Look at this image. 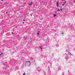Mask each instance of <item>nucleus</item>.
I'll use <instances>...</instances> for the list:
<instances>
[{
    "label": "nucleus",
    "mask_w": 75,
    "mask_h": 75,
    "mask_svg": "<svg viewBox=\"0 0 75 75\" xmlns=\"http://www.w3.org/2000/svg\"><path fill=\"white\" fill-rule=\"evenodd\" d=\"M31 64V62L30 61H27L25 62V65H27L28 67H30V65Z\"/></svg>",
    "instance_id": "obj_1"
},
{
    "label": "nucleus",
    "mask_w": 75,
    "mask_h": 75,
    "mask_svg": "<svg viewBox=\"0 0 75 75\" xmlns=\"http://www.w3.org/2000/svg\"><path fill=\"white\" fill-rule=\"evenodd\" d=\"M63 3H64L62 4V6H64L65 4H66V3H67V2H66V1H65V2H63Z\"/></svg>",
    "instance_id": "obj_2"
},
{
    "label": "nucleus",
    "mask_w": 75,
    "mask_h": 75,
    "mask_svg": "<svg viewBox=\"0 0 75 75\" xmlns=\"http://www.w3.org/2000/svg\"><path fill=\"white\" fill-rule=\"evenodd\" d=\"M67 40H68V41H70V40H71V38H67Z\"/></svg>",
    "instance_id": "obj_3"
},
{
    "label": "nucleus",
    "mask_w": 75,
    "mask_h": 75,
    "mask_svg": "<svg viewBox=\"0 0 75 75\" xmlns=\"http://www.w3.org/2000/svg\"><path fill=\"white\" fill-rule=\"evenodd\" d=\"M65 59H67V60L68 59V57L66 56L65 57Z\"/></svg>",
    "instance_id": "obj_4"
},
{
    "label": "nucleus",
    "mask_w": 75,
    "mask_h": 75,
    "mask_svg": "<svg viewBox=\"0 0 75 75\" xmlns=\"http://www.w3.org/2000/svg\"><path fill=\"white\" fill-rule=\"evenodd\" d=\"M27 37H24V38H23V39H25V40H27Z\"/></svg>",
    "instance_id": "obj_5"
},
{
    "label": "nucleus",
    "mask_w": 75,
    "mask_h": 75,
    "mask_svg": "<svg viewBox=\"0 0 75 75\" xmlns=\"http://www.w3.org/2000/svg\"><path fill=\"white\" fill-rule=\"evenodd\" d=\"M57 7H59V5H58V2H57Z\"/></svg>",
    "instance_id": "obj_6"
},
{
    "label": "nucleus",
    "mask_w": 75,
    "mask_h": 75,
    "mask_svg": "<svg viewBox=\"0 0 75 75\" xmlns=\"http://www.w3.org/2000/svg\"><path fill=\"white\" fill-rule=\"evenodd\" d=\"M32 4H33V2H31V3L29 4V5L31 6V5H32Z\"/></svg>",
    "instance_id": "obj_7"
},
{
    "label": "nucleus",
    "mask_w": 75,
    "mask_h": 75,
    "mask_svg": "<svg viewBox=\"0 0 75 75\" xmlns=\"http://www.w3.org/2000/svg\"><path fill=\"white\" fill-rule=\"evenodd\" d=\"M55 16H57V15H55V14H54V17H55Z\"/></svg>",
    "instance_id": "obj_8"
},
{
    "label": "nucleus",
    "mask_w": 75,
    "mask_h": 75,
    "mask_svg": "<svg viewBox=\"0 0 75 75\" xmlns=\"http://www.w3.org/2000/svg\"><path fill=\"white\" fill-rule=\"evenodd\" d=\"M40 50H41V51H42V47H40Z\"/></svg>",
    "instance_id": "obj_9"
},
{
    "label": "nucleus",
    "mask_w": 75,
    "mask_h": 75,
    "mask_svg": "<svg viewBox=\"0 0 75 75\" xmlns=\"http://www.w3.org/2000/svg\"><path fill=\"white\" fill-rule=\"evenodd\" d=\"M37 34L38 35H40V33H38Z\"/></svg>",
    "instance_id": "obj_10"
},
{
    "label": "nucleus",
    "mask_w": 75,
    "mask_h": 75,
    "mask_svg": "<svg viewBox=\"0 0 75 75\" xmlns=\"http://www.w3.org/2000/svg\"><path fill=\"white\" fill-rule=\"evenodd\" d=\"M25 75V73H24L23 74V75Z\"/></svg>",
    "instance_id": "obj_11"
},
{
    "label": "nucleus",
    "mask_w": 75,
    "mask_h": 75,
    "mask_svg": "<svg viewBox=\"0 0 75 75\" xmlns=\"http://www.w3.org/2000/svg\"><path fill=\"white\" fill-rule=\"evenodd\" d=\"M11 33H12V34H14V33H13V32H11Z\"/></svg>",
    "instance_id": "obj_12"
},
{
    "label": "nucleus",
    "mask_w": 75,
    "mask_h": 75,
    "mask_svg": "<svg viewBox=\"0 0 75 75\" xmlns=\"http://www.w3.org/2000/svg\"><path fill=\"white\" fill-rule=\"evenodd\" d=\"M69 27H66V29H67V28H68Z\"/></svg>",
    "instance_id": "obj_13"
},
{
    "label": "nucleus",
    "mask_w": 75,
    "mask_h": 75,
    "mask_svg": "<svg viewBox=\"0 0 75 75\" xmlns=\"http://www.w3.org/2000/svg\"><path fill=\"white\" fill-rule=\"evenodd\" d=\"M58 11H60V10L58 9Z\"/></svg>",
    "instance_id": "obj_14"
},
{
    "label": "nucleus",
    "mask_w": 75,
    "mask_h": 75,
    "mask_svg": "<svg viewBox=\"0 0 75 75\" xmlns=\"http://www.w3.org/2000/svg\"><path fill=\"white\" fill-rule=\"evenodd\" d=\"M60 10H61V11H62V8H60Z\"/></svg>",
    "instance_id": "obj_15"
},
{
    "label": "nucleus",
    "mask_w": 75,
    "mask_h": 75,
    "mask_svg": "<svg viewBox=\"0 0 75 75\" xmlns=\"http://www.w3.org/2000/svg\"><path fill=\"white\" fill-rule=\"evenodd\" d=\"M33 16V15H32V14L30 15V16Z\"/></svg>",
    "instance_id": "obj_16"
},
{
    "label": "nucleus",
    "mask_w": 75,
    "mask_h": 75,
    "mask_svg": "<svg viewBox=\"0 0 75 75\" xmlns=\"http://www.w3.org/2000/svg\"><path fill=\"white\" fill-rule=\"evenodd\" d=\"M6 14H8V12H6Z\"/></svg>",
    "instance_id": "obj_17"
},
{
    "label": "nucleus",
    "mask_w": 75,
    "mask_h": 75,
    "mask_svg": "<svg viewBox=\"0 0 75 75\" xmlns=\"http://www.w3.org/2000/svg\"><path fill=\"white\" fill-rule=\"evenodd\" d=\"M23 21H25V20L24 19V20H23Z\"/></svg>",
    "instance_id": "obj_18"
},
{
    "label": "nucleus",
    "mask_w": 75,
    "mask_h": 75,
    "mask_svg": "<svg viewBox=\"0 0 75 75\" xmlns=\"http://www.w3.org/2000/svg\"><path fill=\"white\" fill-rule=\"evenodd\" d=\"M1 55H3V53H1Z\"/></svg>",
    "instance_id": "obj_19"
},
{
    "label": "nucleus",
    "mask_w": 75,
    "mask_h": 75,
    "mask_svg": "<svg viewBox=\"0 0 75 75\" xmlns=\"http://www.w3.org/2000/svg\"><path fill=\"white\" fill-rule=\"evenodd\" d=\"M23 24H24V22H23Z\"/></svg>",
    "instance_id": "obj_20"
},
{
    "label": "nucleus",
    "mask_w": 75,
    "mask_h": 75,
    "mask_svg": "<svg viewBox=\"0 0 75 75\" xmlns=\"http://www.w3.org/2000/svg\"><path fill=\"white\" fill-rule=\"evenodd\" d=\"M39 48H41V46H39Z\"/></svg>",
    "instance_id": "obj_21"
},
{
    "label": "nucleus",
    "mask_w": 75,
    "mask_h": 75,
    "mask_svg": "<svg viewBox=\"0 0 75 75\" xmlns=\"http://www.w3.org/2000/svg\"><path fill=\"white\" fill-rule=\"evenodd\" d=\"M71 53H70V55H71Z\"/></svg>",
    "instance_id": "obj_22"
},
{
    "label": "nucleus",
    "mask_w": 75,
    "mask_h": 75,
    "mask_svg": "<svg viewBox=\"0 0 75 75\" xmlns=\"http://www.w3.org/2000/svg\"><path fill=\"white\" fill-rule=\"evenodd\" d=\"M1 0V1H3L4 0Z\"/></svg>",
    "instance_id": "obj_23"
},
{
    "label": "nucleus",
    "mask_w": 75,
    "mask_h": 75,
    "mask_svg": "<svg viewBox=\"0 0 75 75\" xmlns=\"http://www.w3.org/2000/svg\"><path fill=\"white\" fill-rule=\"evenodd\" d=\"M38 32H40V31H38Z\"/></svg>",
    "instance_id": "obj_24"
},
{
    "label": "nucleus",
    "mask_w": 75,
    "mask_h": 75,
    "mask_svg": "<svg viewBox=\"0 0 75 75\" xmlns=\"http://www.w3.org/2000/svg\"><path fill=\"white\" fill-rule=\"evenodd\" d=\"M0 55H1V54H0Z\"/></svg>",
    "instance_id": "obj_25"
},
{
    "label": "nucleus",
    "mask_w": 75,
    "mask_h": 75,
    "mask_svg": "<svg viewBox=\"0 0 75 75\" xmlns=\"http://www.w3.org/2000/svg\"><path fill=\"white\" fill-rule=\"evenodd\" d=\"M37 68H39V67H38Z\"/></svg>",
    "instance_id": "obj_26"
},
{
    "label": "nucleus",
    "mask_w": 75,
    "mask_h": 75,
    "mask_svg": "<svg viewBox=\"0 0 75 75\" xmlns=\"http://www.w3.org/2000/svg\"><path fill=\"white\" fill-rule=\"evenodd\" d=\"M71 55H72V54H71Z\"/></svg>",
    "instance_id": "obj_27"
},
{
    "label": "nucleus",
    "mask_w": 75,
    "mask_h": 75,
    "mask_svg": "<svg viewBox=\"0 0 75 75\" xmlns=\"http://www.w3.org/2000/svg\"><path fill=\"white\" fill-rule=\"evenodd\" d=\"M1 74V73H0V74Z\"/></svg>",
    "instance_id": "obj_28"
},
{
    "label": "nucleus",
    "mask_w": 75,
    "mask_h": 75,
    "mask_svg": "<svg viewBox=\"0 0 75 75\" xmlns=\"http://www.w3.org/2000/svg\"><path fill=\"white\" fill-rule=\"evenodd\" d=\"M62 34H63V33H62Z\"/></svg>",
    "instance_id": "obj_29"
},
{
    "label": "nucleus",
    "mask_w": 75,
    "mask_h": 75,
    "mask_svg": "<svg viewBox=\"0 0 75 75\" xmlns=\"http://www.w3.org/2000/svg\"><path fill=\"white\" fill-rule=\"evenodd\" d=\"M58 70H59V69H58Z\"/></svg>",
    "instance_id": "obj_30"
},
{
    "label": "nucleus",
    "mask_w": 75,
    "mask_h": 75,
    "mask_svg": "<svg viewBox=\"0 0 75 75\" xmlns=\"http://www.w3.org/2000/svg\"><path fill=\"white\" fill-rule=\"evenodd\" d=\"M13 53H14V52H13Z\"/></svg>",
    "instance_id": "obj_31"
}]
</instances>
